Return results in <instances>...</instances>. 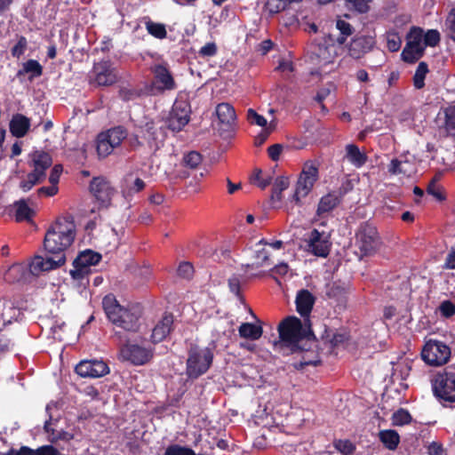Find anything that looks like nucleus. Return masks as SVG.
Returning a JSON list of instances; mask_svg holds the SVG:
<instances>
[{
	"label": "nucleus",
	"instance_id": "1",
	"mask_svg": "<svg viewBox=\"0 0 455 455\" xmlns=\"http://www.w3.org/2000/svg\"><path fill=\"white\" fill-rule=\"evenodd\" d=\"M76 226L68 218H59L47 230L44 245L45 250L57 255H64L66 251L74 242Z\"/></svg>",
	"mask_w": 455,
	"mask_h": 455
},
{
	"label": "nucleus",
	"instance_id": "2",
	"mask_svg": "<svg viewBox=\"0 0 455 455\" xmlns=\"http://www.w3.org/2000/svg\"><path fill=\"white\" fill-rule=\"evenodd\" d=\"M102 306L109 321L116 326L132 332L139 330L140 311L138 307H124L111 294L104 297Z\"/></svg>",
	"mask_w": 455,
	"mask_h": 455
},
{
	"label": "nucleus",
	"instance_id": "3",
	"mask_svg": "<svg viewBox=\"0 0 455 455\" xmlns=\"http://www.w3.org/2000/svg\"><path fill=\"white\" fill-rule=\"evenodd\" d=\"M434 395L444 404L455 406V368L447 367L432 380Z\"/></svg>",
	"mask_w": 455,
	"mask_h": 455
},
{
	"label": "nucleus",
	"instance_id": "4",
	"mask_svg": "<svg viewBox=\"0 0 455 455\" xmlns=\"http://www.w3.org/2000/svg\"><path fill=\"white\" fill-rule=\"evenodd\" d=\"M213 354L210 347H191L187 360V374L191 379H196L205 373L210 368Z\"/></svg>",
	"mask_w": 455,
	"mask_h": 455
},
{
	"label": "nucleus",
	"instance_id": "5",
	"mask_svg": "<svg viewBox=\"0 0 455 455\" xmlns=\"http://www.w3.org/2000/svg\"><path fill=\"white\" fill-rule=\"evenodd\" d=\"M451 355V347L443 341L435 339H427L421 350L422 360L435 367L447 363Z\"/></svg>",
	"mask_w": 455,
	"mask_h": 455
},
{
	"label": "nucleus",
	"instance_id": "6",
	"mask_svg": "<svg viewBox=\"0 0 455 455\" xmlns=\"http://www.w3.org/2000/svg\"><path fill=\"white\" fill-rule=\"evenodd\" d=\"M127 130L123 126H116L100 132L97 138V153L100 157H107L119 147L127 138Z\"/></svg>",
	"mask_w": 455,
	"mask_h": 455
},
{
	"label": "nucleus",
	"instance_id": "7",
	"mask_svg": "<svg viewBox=\"0 0 455 455\" xmlns=\"http://www.w3.org/2000/svg\"><path fill=\"white\" fill-rule=\"evenodd\" d=\"M379 246V238L376 228L370 225H363L355 235V247L361 256H368L374 253Z\"/></svg>",
	"mask_w": 455,
	"mask_h": 455
},
{
	"label": "nucleus",
	"instance_id": "8",
	"mask_svg": "<svg viewBox=\"0 0 455 455\" xmlns=\"http://www.w3.org/2000/svg\"><path fill=\"white\" fill-rule=\"evenodd\" d=\"M318 178V169L313 162L305 163L297 181L293 199L296 202L307 196Z\"/></svg>",
	"mask_w": 455,
	"mask_h": 455
},
{
	"label": "nucleus",
	"instance_id": "9",
	"mask_svg": "<svg viewBox=\"0 0 455 455\" xmlns=\"http://www.w3.org/2000/svg\"><path fill=\"white\" fill-rule=\"evenodd\" d=\"M330 238L329 232L313 229L305 239L307 251L315 256L326 258L331 246Z\"/></svg>",
	"mask_w": 455,
	"mask_h": 455
},
{
	"label": "nucleus",
	"instance_id": "10",
	"mask_svg": "<svg viewBox=\"0 0 455 455\" xmlns=\"http://www.w3.org/2000/svg\"><path fill=\"white\" fill-rule=\"evenodd\" d=\"M340 45H338L334 40V36L330 34L321 40L317 44L314 45L313 54L318 65L325 66L333 63L338 56Z\"/></svg>",
	"mask_w": 455,
	"mask_h": 455
},
{
	"label": "nucleus",
	"instance_id": "11",
	"mask_svg": "<svg viewBox=\"0 0 455 455\" xmlns=\"http://www.w3.org/2000/svg\"><path fill=\"white\" fill-rule=\"evenodd\" d=\"M234 322L229 317H218L212 321V340L211 346L212 348L218 346L226 347L231 335L234 333Z\"/></svg>",
	"mask_w": 455,
	"mask_h": 455
},
{
	"label": "nucleus",
	"instance_id": "12",
	"mask_svg": "<svg viewBox=\"0 0 455 455\" xmlns=\"http://www.w3.org/2000/svg\"><path fill=\"white\" fill-rule=\"evenodd\" d=\"M425 47L423 30L419 28H411L407 44L402 52L403 60L407 62L416 61L422 56Z\"/></svg>",
	"mask_w": 455,
	"mask_h": 455
},
{
	"label": "nucleus",
	"instance_id": "13",
	"mask_svg": "<svg viewBox=\"0 0 455 455\" xmlns=\"http://www.w3.org/2000/svg\"><path fill=\"white\" fill-rule=\"evenodd\" d=\"M281 341L288 346L296 345L303 337L301 321L296 316H288L278 327Z\"/></svg>",
	"mask_w": 455,
	"mask_h": 455
},
{
	"label": "nucleus",
	"instance_id": "14",
	"mask_svg": "<svg viewBox=\"0 0 455 455\" xmlns=\"http://www.w3.org/2000/svg\"><path fill=\"white\" fill-rule=\"evenodd\" d=\"M376 38L371 35H356L347 45V54L354 60H360L376 46Z\"/></svg>",
	"mask_w": 455,
	"mask_h": 455
},
{
	"label": "nucleus",
	"instance_id": "15",
	"mask_svg": "<svg viewBox=\"0 0 455 455\" xmlns=\"http://www.w3.org/2000/svg\"><path fill=\"white\" fill-rule=\"evenodd\" d=\"M190 106L185 101H176L168 118V126L173 132H180L190 120Z\"/></svg>",
	"mask_w": 455,
	"mask_h": 455
},
{
	"label": "nucleus",
	"instance_id": "16",
	"mask_svg": "<svg viewBox=\"0 0 455 455\" xmlns=\"http://www.w3.org/2000/svg\"><path fill=\"white\" fill-rule=\"evenodd\" d=\"M92 82L99 86H109L116 83L117 73L109 61H100L94 64Z\"/></svg>",
	"mask_w": 455,
	"mask_h": 455
},
{
	"label": "nucleus",
	"instance_id": "17",
	"mask_svg": "<svg viewBox=\"0 0 455 455\" xmlns=\"http://www.w3.org/2000/svg\"><path fill=\"white\" fill-rule=\"evenodd\" d=\"M66 262L65 255L43 258L36 256L29 264V271L34 275L42 272L50 271L62 266Z\"/></svg>",
	"mask_w": 455,
	"mask_h": 455
},
{
	"label": "nucleus",
	"instance_id": "18",
	"mask_svg": "<svg viewBox=\"0 0 455 455\" xmlns=\"http://www.w3.org/2000/svg\"><path fill=\"white\" fill-rule=\"evenodd\" d=\"M108 371L106 363L99 360L82 361L76 366V372L84 378H100Z\"/></svg>",
	"mask_w": 455,
	"mask_h": 455
},
{
	"label": "nucleus",
	"instance_id": "19",
	"mask_svg": "<svg viewBox=\"0 0 455 455\" xmlns=\"http://www.w3.org/2000/svg\"><path fill=\"white\" fill-rule=\"evenodd\" d=\"M121 355L133 364L146 363L152 356L151 351L135 344H127L121 348Z\"/></svg>",
	"mask_w": 455,
	"mask_h": 455
},
{
	"label": "nucleus",
	"instance_id": "20",
	"mask_svg": "<svg viewBox=\"0 0 455 455\" xmlns=\"http://www.w3.org/2000/svg\"><path fill=\"white\" fill-rule=\"evenodd\" d=\"M140 133L150 147L158 148L164 138V131L162 125L154 121L147 122L144 125L140 126Z\"/></svg>",
	"mask_w": 455,
	"mask_h": 455
},
{
	"label": "nucleus",
	"instance_id": "21",
	"mask_svg": "<svg viewBox=\"0 0 455 455\" xmlns=\"http://www.w3.org/2000/svg\"><path fill=\"white\" fill-rule=\"evenodd\" d=\"M315 302V297L308 290L302 289L297 292L295 299L296 309L304 318L305 322L308 321Z\"/></svg>",
	"mask_w": 455,
	"mask_h": 455
},
{
	"label": "nucleus",
	"instance_id": "22",
	"mask_svg": "<svg viewBox=\"0 0 455 455\" xmlns=\"http://www.w3.org/2000/svg\"><path fill=\"white\" fill-rule=\"evenodd\" d=\"M90 189L95 198L102 204L108 203L114 193L109 182L102 177L94 178L91 182Z\"/></svg>",
	"mask_w": 455,
	"mask_h": 455
},
{
	"label": "nucleus",
	"instance_id": "23",
	"mask_svg": "<svg viewBox=\"0 0 455 455\" xmlns=\"http://www.w3.org/2000/svg\"><path fill=\"white\" fill-rule=\"evenodd\" d=\"M172 325L173 316L172 315H164L152 331V342L158 343L163 341L171 333Z\"/></svg>",
	"mask_w": 455,
	"mask_h": 455
},
{
	"label": "nucleus",
	"instance_id": "24",
	"mask_svg": "<svg viewBox=\"0 0 455 455\" xmlns=\"http://www.w3.org/2000/svg\"><path fill=\"white\" fill-rule=\"evenodd\" d=\"M155 79L159 88L162 90H173L175 88V82L170 71L164 65H156L153 68Z\"/></svg>",
	"mask_w": 455,
	"mask_h": 455
},
{
	"label": "nucleus",
	"instance_id": "25",
	"mask_svg": "<svg viewBox=\"0 0 455 455\" xmlns=\"http://www.w3.org/2000/svg\"><path fill=\"white\" fill-rule=\"evenodd\" d=\"M30 128V120L21 114L12 116L10 122V132L16 138L24 137Z\"/></svg>",
	"mask_w": 455,
	"mask_h": 455
},
{
	"label": "nucleus",
	"instance_id": "26",
	"mask_svg": "<svg viewBox=\"0 0 455 455\" xmlns=\"http://www.w3.org/2000/svg\"><path fill=\"white\" fill-rule=\"evenodd\" d=\"M34 171L38 176L43 179L45 176V170L48 169L52 163V157L48 153L42 151H36L31 155Z\"/></svg>",
	"mask_w": 455,
	"mask_h": 455
},
{
	"label": "nucleus",
	"instance_id": "27",
	"mask_svg": "<svg viewBox=\"0 0 455 455\" xmlns=\"http://www.w3.org/2000/svg\"><path fill=\"white\" fill-rule=\"evenodd\" d=\"M388 172L394 175L411 176L415 172V166L406 159H393L388 166Z\"/></svg>",
	"mask_w": 455,
	"mask_h": 455
},
{
	"label": "nucleus",
	"instance_id": "28",
	"mask_svg": "<svg viewBox=\"0 0 455 455\" xmlns=\"http://www.w3.org/2000/svg\"><path fill=\"white\" fill-rule=\"evenodd\" d=\"M216 115L219 121L226 125H232L235 119L236 115L234 108L229 103H220L216 107Z\"/></svg>",
	"mask_w": 455,
	"mask_h": 455
},
{
	"label": "nucleus",
	"instance_id": "29",
	"mask_svg": "<svg viewBox=\"0 0 455 455\" xmlns=\"http://www.w3.org/2000/svg\"><path fill=\"white\" fill-rule=\"evenodd\" d=\"M101 259V255L92 250H85L79 253L74 260V265L82 266L90 269V267L97 265Z\"/></svg>",
	"mask_w": 455,
	"mask_h": 455
},
{
	"label": "nucleus",
	"instance_id": "30",
	"mask_svg": "<svg viewBox=\"0 0 455 455\" xmlns=\"http://www.w3.org/2000/svg\"><path fill=\"white\" fill-rule=\"evenodd\" d=\"M238 331L240 337L251 340L259 339L263 333V330L260 325L253 324L251 323H242L238 329Z\"/></svg>",
	"mask_w": 455,
	"mask_h": 455
},
{
	"label": "nucleus",
	"instance_id": "31",
	"mask_svg": "<svg viewBox=\"0 0 455 455\" xmlns=\"http://www.w3.org/2000/svg\"><path fill=\"white\" fill-rule=\"evenodd\" d=\"M340 202L339 196L333 192L323 196L319 202L317 213L322 215L333 210Z\"/></svg>",
	"mask_w": 455,
	"mask_h": 455
},
{
	"label": "nucleus",
	"instance_id": "32",
	"mask_svg": "<svg viewBox=\"0 0 455 455\" xmlns=\"http://www.w3.org/2000/svg\"><path fill=\"white\" fill-rule=\"evenodd\" d=\"M346 156L355 167L363 166L366 162V156L362 153L356 145L349 144L346 147Z\"/></svg>",
	"mask_w": 455,
	"mask_h": 455
},
{
	"label": "nucleus",
	"instance_id": "33",
	"mask_svg": "<svg viewBox=\"0 0 455 455\" xmlns=\"http://www.w3.org/2000/svg\"><path fill=\"white\" fill-rule=\"evenodd\" d=\"M347 338V333L344 330L326 331L323 336L325 342L329 343L332 347L342 345Z\"/></svg>",
	"mask_w": 455,
	"mask_h": 455
},
{
	"label": "nucleus",
	"instance_id": "34",
	"mask_svg": "<svg viewBox=\"0 0 455 455\" xmlns=\"http://www.w3.org/2000/svg\"><path fill=\"white\" fill-rule=\"evenodd\" d=\"M15 220L18 222L24 220L29 221L34 214L33 210L28 205L25 200H20L14 203Z\"/></svg>",
	"mask_w": 455,
	"mask_h": 455
},
{
	"label": "nucleus",
	"instance_id": "35",
	"mask_svg": "<svg viewBox=\"0 0 455 455\" xmlns=\"http://www.w3.org/2000/svg\"><path fill=\"white\" fill-rule=\"evenodd\" d=\"M382 443L390 451H394L399 444L400 437L395 430H382L379 434Z\"/></svg>",
	"mask_w": 455,
	"mask_h": 455
},
{
	"label": "nucleus",
	"instance_id": "36",
	"mask_svg": "<svg viewBox=\"0 0 455 455\" xmlns=\"http://www.w3.org/2000/svg\"><path fill=\"white\" fill-rule=\"evenodd\" d=\"M336 28L339 31V35L334 36V40L338 45L342 46L347 38L353 34L354 28L348 22L340 19L336 21Z\"/></svg>",
	"mask_w": 455,
	"mask_h": 455
},
{
	"label": "nucleus",
	"instance_id": "37",
	"mask_svg": "<svg viewBox=\"0 0 455 455\" xmlns=\"http://www.w3.org/2000/svg\"><path fill=\"white\" fill-rule=\"evenodd\" d=\"M43 72V68L37 60H29L23 64L22 69H20L17 73L18 76H21L25 74H30V79L40 76Z\"/></svg>",
	"mask_w": 455,
	"mask_h": 455
},
{
	"label": "nucleus",
	"instance_id": "38",
	"mask_svg": "<svg viewBox=\"0 0 455 455\" xmlns=\"http://www.w3.org/2000/svg\"><path fill=\"white\" fill-rule=\"evenodd\" d=\"M290 185L289 179L287 177L280 176L277 177L274 182L271 200L273 203L280 202L282 199V192L288 188Z\"/></svg>",
	"mask_w": 455,
	"mask_h": 455
},
{
	"label": "nucleus",
	"instance_id": "39",
	"mask_svg": "<svg viewBox=\"0 0 455 455\" xmlns=\"http://www.w3.org/2000/svg\"><path fill=\"white\" fill-rule=\"evenodd\" d=\"M145 188V182L140 178H134L132 174L127 175L124 180V193L132 195L138 193Z\"/></svg>",
	"mask_w": 455,
	"mask_h": 455
},
{
	"label": "nucleus",
	"instance_id": "40",
	"mask_svg": "<svg viewBox=\"0 0 455 455\" xmlns=\"http://www.w3.org/2000/svg\"><path fill=\"white\" fill-rule=\"evenodd\" d=\"M333 447L341 455H352L355 451V444L347 439H336L333 441Z\"/></svg>",
	"mask_w": 455,
	"mask_h": 455
},
{
	"label": "nucleus",
	"instance_id": "41",
	"mask_svg": "<svg viewBox=\"0 0 455 455\" xmlns=\"http://www.w3.org/2000/svg\"><path fill=\"white\" fill-rule=\"evenodd\" d=\"M145 25L146 29L151 36L159 39H163L166 36L167 32L164 24L148 20Z\"/></svg>",
	"mask_w": 455,
	"mask_h": 455
},
{
	"label": "nucleus",
	"instance_id": "42",
	"mask_svg": "<svg viewBox=\"0 0 455 455\" xmlns=\"http://www.w3.org/2000/svg\"><path fill=\"white\" fill-rule=\"evenodd\" d=\"M428 72L427 65L425 62H420L418 65L416 72L413 76V84L417 89H421L425 85V78Z\"/></svg>",
	"mask_w": 455,
	"mask_h": 455
},
{
	"label": "nucleus",
	"instance_id": "43",
	"mask_svg": "<svg viewBox=\"0 0 455 455\" xmlns=\"http://www.w3.org/2000/svg\"><path fill=\"white\" fill-rule=\"evenodd\" d=\"M74 268L70 270V275L73 279L80 282L81 284L88 283L87 276L90 274V269L82 266H76L73 264Z\"/></svg>",
	"mask_w": 455,
	"mask_h": 455
},
{
	"label": "nucleus",
	"instance_id": "44",
	"mask_svg": "<svg viewBox=\"0 0 455 455\" xmlns=\"http://www.w3.org/2000/svg\"><path fill=\"white\" fill-rule=\"evenodd\" d=\"M289 5V0H267L266 9L270 13H277L283 11Z\"/></svg>",
	"mask_w": 455,
	"mask_h": 455
},
{
	"label": "nucleus",
	"instance_id": "45",
	"mask_svg": "<svg viewBox=\"0 0 455 455\" xmlns=\"http://www.w3.org/2000/svg\"><path fill=\"white\" fill-rule=\"evenodd\" d=\"M42 177L38 176L37 173L30 172L28 174L27 179L20 182V188L24 191H29L36 184L41 182Z\"/></svg>",
	"mask_w": 455,
	"mask_h": 455
},
{
	"label": "nucleus",
	"instance_id": "46",
	"mask_svg": "<svg viewBox=\"0 0 455 455\" xmlns=\"http://www.w3.org/2000/svg\"><path fill=\"white\" fill-rule=\"evenodd\" d=\"M255 262L252 264V266H255L256 267H264V266H269V252L265 249H258L255 251Z\"/></svg>",
	"mask_w": 455,
	"mask_h": 455
},
{
	"label": "nucleus",
	"instance_id": "47",
	"mask_svg": "<svg viewBox=\"0 0 455 455\" xmlns=\"http://www.w3.org/2000/svg\"><path fill=\"white\" fill-rule=\"evenodd\" d=\"M411 419V417L410 413L403 409L398 410L392 416V423L395 426H403L408 424Z\"/></svg>",
	"mask_w": 455,
	"mask_h": 455
},
{
	"label": "nucleus",
	"instance_id": "48",
	"mask_svg": "<svg viewBox=\"0 0 455 455\" xmlns=\"http://www.w3.org/2000/svg\"><path fill=\"white\" fill-rule=\"evenodd\" d=\"M446 122L445 127L447 132L455 136V107H450L445 111Z\"/></svg>",
	"mask_w": 455,
	"mask_h": 455
},
{
	"label": "nucleus",
	"instance_id": "49",
	"mask_svg": "<svg viewBox=\"0 0 455 455\" xmlns=\"http://www.w3.org/2000/svg\"><path fill=\"white\" fill-rule=\"evenodd\" d=\"M247 120L251 124H255L260 127H266L267 124V119L259 115L254 109L249 108L247 111Z\"/></svg>",
	"mask_w": 455,
	"mask_h": 455
},
{
	"label": "nucleus",
	"instance_id": "50",
	"mask_svg": "<svg viewBox=\"0 0 455 455\" xmlns=\"http://www.w3.org/2000/svg\"><path fill=\"white\" fill-rule=\"evenodd\" d=\"M401 44L402 40L396 33L389 32L387 34V46L390 52H397Z\"/></svg>",
	"mask_w": 455,
	"mask_h": 455
},
{
	"label": "nucleus",
	"instance_id": "51",
	"mask_svg": "<svg viewBox=\"0 0 455 455\" xmlns=\"http://www.w3.org/2000/svg\"><path fill=\"white\" fill-rule=\"evenodd\" d=\"M184 164L190 168H196L202 162V156L198 152L191 151L184 156Z\"/></svg>",
	"mask_w": 455,
	"mask_h": 455
},
{
	"label": "nucleus",
	"instance_id": "52",
	"mask_svg": "<svg viewBox=\"0 0 455 455\" xmlns=\"http://www.w3.org/2000/svg\"><path fill=\"white\" fill-rule=\"evenodd\" d=\"M164 455H195V452L189 448L175 444L169 446L166 449Z\"/></svg>",
	"mask_w": 455,
	"mask_h": 455
},
{
	"label": "nucleus",
	"instance_id": "53",
	"mask_svg": "<svg viewBox=\"0 0 455 455\" xmlns=\"http://www.w3.org/2000/svg\"><path fill=\"white\" fill-rule=\"evenodd\" d=\"M423 37L426 46L434 47L440 41V33L435 29H430L425 35L423 34Z\"/></svg>",
	"mask_w": 455,
	"mask_h": 455
},
{
	"label": "nucleus",
	"instance_id": "54",
	"mask_svg": "<svg viewBox=\"0 0 455 455\" xmlns=\"http://www.w3.org/2000/svg\"><path fill=\"white\" fill-rule=\"evenodd\" d=\"M373 0H346L355 10L361 13L367 12L370 9V4Z\"/></svg>",
	"mask_w": 455,
	"mask_h": 455
},
{
	"label": "nucleus",
	"instance_id": "55",
	"mask_svg": "<svg viewBox=\"0 0 455 455\" xmlns=\"http://www.w3.org/2000/svg\"><path fill=\"white\" fill-rule=\"evenodd\" d=\"M28 45L27 39L24 36H20L17 44L12 49V54L13 57L20 58L26 51Z\"/></svg>",
	"mask_w": 455,
	"mask_h": 455
},
{
	"label": "nucleus",
	"instance_id": "56",
	"mask_svg": "<svg viewBox=\"0 0 455 455\" xmlns=\"http://www.w3.org/2000/svg\"><path fill=\"white\" fill-rule=\"evenodd\" d=\"M345 295V290L340 286L332 284L327 291V296L329 298L336 299L337 301H342Z\"/></svg>",
	"mask_w": 455,
	"mask_h": 455
},
{
	"label": "nucleus",
	"instance_id": "57",
	"mask_svg": "<svg viewBox=\"0 0 455 455\" xmlns=\"http://www.w3.org/2000/svg\"><path fill=\"white\" fill-rule=\"evenodd\" d=\"M251 181L257 184L260 188L264 189L270 184L269 178H262V172L260 170H256L253 176L251 177Z\"/></svg>",
	"mask_w": 455,
	"mask_h": 455
},
{
	"label": "nucleus",
	"instance_id": "58",
	"mask_svg": "<svg viewBox=\"0 0 455 455\" xmlns=\"http://www.w3.org/2000/svg\"><path fill=\"white\" fill-rule=\"evenodd\" d=\"M194 268L189 262H182L178 267V274L183 278H190L193 275Z\"/></svg>",
	"mask_w": 455,
	"mask_h": 455
},
{
	"label": "nucleus",
	"instance_id": "59",
	"mask_svg": "<svg viewBox=\"0 0 455 455\" xmlns=\"http://www.w3.org/2000/svg\"><path fill=\"white\" fill-rule=\"evenodd\" d=\"M439 310L442 315L445 317H450L455 314V306L451 301L445 300L441 303Z\"/></svg>",
	"mask_w": 455,
	"mask_h": 455
},
{
	"label": "nucleus",
	"instance_id": "60",
	"mask_svg": "<svg viewBox=\"0 0 455 455\" xmlns=\"http://www.w3.org/2000/svg\"><path fill=\"white\" fill-rule=\"evenodd\" d=\"M283 150L282 144H274L267 148L268 156L273 161H277Z\"/></svg>",
	"mask_w": 455,
	"mask_h": 455
},
{
	"label": "nucleus",
	"instance_id": "61",
	"mask_svg": "<svg viewBox=\"0 0 455 455\" xmlns=\"http://www.w3.org/2000/svg\"><path fill=\"white\" fill-rule=\"evenodd\" d=\"M216 52H217V46L214 43L206 44L199 51L200 55L204 56V57L213 56L216 54Z\"/></svg>",
	"mask_w": 455,
	"mask_h": 455
},
{
	"label": "nucleus",
	"instance_id": "62",
	"mask_svg": "<svg viewBox=\"0 0 455 455\" xmlns=\"http://www.w3.org/2000/svg\"><path fill=\"white\" fill-rule=\"evenodd\" d=\"M62 172V166L60 164H56L50 174L49 181L52 185L57 186L60 180V174Z\"/></svg>",
	"mask_w": 455,
	"mask_h": 455
},
{
	"label": "nucleus",
	"instance_id": "63",
	"mask_svg": "<svg viewBox=\"0 0 455 455\" xmlns=\"http://www.w3.org/2000/svg\"><path fill=\"white\" fill-rule=\"evenodd\" d=\"M36 455H60V452L52 445H44L36 450Z\"/></svg>",
	"mask_w": 455,
	"mask_h": 455
},
{
	"label": "nucleus",
	"instance_id": "64",
	"mask_svg": "<svg viewBox=\"0 0 455 455\" xmlns=\"http://www.w3.org/2000/svg\"><path fill=\"white\" fill-rule=\"evenodd\" d=\"M447 22L449 23L450 36L455 41V8L451 11Z\"/></svg>",
	"mask_w": 455,
	"mask_h": 455
}]
</instances>
